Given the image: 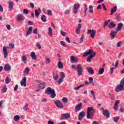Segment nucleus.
<instances>
[{"label": "nucleus", "mask_w": 124, "mask_h": 124, "mask_svg": "<svg viewBox=\"0 0 124 124\" xmlns=\"http://www.w3.org/2000/svg\"><path fill=\"white\" fill-rule=\"evenodd\" d=\"M17 20L18 22H22V21L25 20V16L23 15L18 14L17 15Z\"/></svg>", "instance_id": "9b49d317"}, {"label": "nucleus", "mask_w": 124, "mask_h": 124, "mask_svg": "<svg viewBox=\"0 0 124 124\" xmlns=\"http://www.w3.org/2000/svg\"><path fill=\"white\" fill-rule=\"evenodd\" d=\"M80 42L82 43L83 42V41H84V34H82L81 35V37L80 39Z\"/></svg>", "instance_id": "864d4df0"}, {"label": "nucleus", "mask_w": 124, "mask_h": 124, "mask_svg": "<svg viewBox=\"0 0 124 124\" xmlns=\"http://www.w3.org/2000/svg\"><path fill=\"white\" fill-rule=\"evenodd\" d=\"M18 120H20V116L19 115H16L14 118V120L15 122H17V121H18Z\"/></svg>", "instance_id": "ea45409f"}, {"label": "nucleus", "mask_w": 124, "mask_h": 124, "mask_svg": "<svg viewBox=\"0 0 124 124\" xmlns=\"http://www.w3.org/2000/svg\"><path fill=\"white\" fill-rule=\"evenodd\" d=\"M40 88L41 89H45V82H42L40 84Z\"/></svg>", "instance_id": "e433bc0d"}, {"label": "nucleus", "mask_w": 124, "mask_h": 124, "mask_svg": "<svg viewBox=\"0 0 124 124\" xmlns=\"http://www.w3.org/2000/svg\"><path fill=\"white\" fill-rule=\"evenodd\" d=\"M52 30L51 27L48 28V34L50 35V36H52V34H53V33L52 32Z\"/></svg>", "instance_id": "a19ab883"}, {"label": "nucleus", "mask_w": 124, "mask_h": 124, "mask_svg": "<svg viewBox=\"0 0 124 124\" xmlns=\"http://www.w3.org/2000/svg\"><path fill=\"white\" fill-rule=\"evenodd\" d=\"M54 104L57 106L58 108H60V109H62L63 108V105L61 101L57 100L54 102Z\"/></svg>", "instance_id": "0eeeda50"}, {"label": "nucleus", "mask_w": 124, "mask_h": 124, "mask_svg": "<svg viewBox=\"0 0 124 124\" xmlns=\"http://www.w3.org/2000/svg\"><path fill=\"white\" fill-rule=\"evenodd\" d=\"M116 27V24L113 23V22H110L108 24V28L109 29H113V28H115Z\"/></svg>", "instance_id": "7c9ffc66"}, {"label": "nucleus", "mask_w": 124, "mask_h": 124, "mask_svg": "<svg viewBox=\"0 0 124 124\" xmlns=\"http://www.w3.org/2000/svg\"><path fill=\"white\" fill-rule=\"evenodd\" d=\"M87 70L88 71L89 74H91V75H93V74H94V71H93V70L92 68L87 67Z\"/></svg>", "instance_id": "5701e85b"}, {"label": "nucleus", "mask_w": 124, "mask_h": 124, "mask_svg": "<svg viewBox=\"0 0 124 124\" xmlns=\"http://www.w3.org/2000/svg\"><path fill=\"white\" fill-rule=\"evenodd\" d=\"M62 101L63 102L64 104H66V103H67V101H68V100H67V98H66L65 97H64L62 99Z\"/></svg>", "instance_id": "58836bf2"}, {"label": "nucleus", "mask_w": 124, "mask_h": 124, "mask_svg": "<svg viewBox=\"0 0 124 124\" xmlns=\"http://www.w3.org/2000/svg\"><path fill=\"white\" fill-rule=\"evenodd\" d=\"M82 105H83V104L82 103L78 104L75 108V112H78V111H80L81 108H82Z\"/></svg>", "instance_id": "9d476101"}, {"label": "nucleus", "mask_w": 124, "mask_h": 124, "mask_svg": "<svg viewBox=\"0 0 124 124\" xmlns=\"http://www.w3.org/2000/svg\"><path fill=\"white\" fill-rule=\"evenodd\" d=\"M123 23L120 22L118 24L117 28H116V31H122V29H123Z\"/></svg>", "instance_id": "2eb2a0df"}, {"label": "nucleus", "mask_w": 124, "mask_h": 124, "mask_svg": "<svg viewBox=\"0 0 124 124\" xmlns=\"http://www.w3.org/2000/svg\"><path fill=\"white\" fill-rule=\"evenodd\" d=\"M47 124H54V122L52 121H48L47 122Z\"/></svg>", "instance_id": "774afa93"}, {"label": "nucleus", "mask_w": 124, "mask_h": 124, "mask_svg": "<svg viewBox=\"0 0 124 124\" xmlns=\"http://www.w3.org/2000/svg\"><path fill=\"white\" fill-rule=\"evenodd\" d=\"M6 28L7 29V30H8V31H10V30L11 29V26H10V25L8 24L6 26Z\"/></svg>", "instance_id": "bf43d9fd"}, {"label": "nucleus", "mask_w": 124, "mask_h": 124, "mask_svg": "<svg viewBox=\"0 0 124 124\" xmlns=\"http://www.w3.org/2000/svg\"><path fill=\"white\" fill-rule=\"evenodd\" d=\"M29 73H30V68L27 67L23 71V74L24 75H29Z\"/></svg>", "instance_id": "4be33fe9"}, {"label": "nucleus", "mask_w": 124, "mask_h": 124, "mask_svg": "<svg viewBox=\"0 0 124 124\" xmlns=\"http://www.w3.org/2000/svg\"><path fill=\"white\" fill-rule=\"evenodd\" d=\"M89 83L92 84V83L93 82V77H90L89 78Z\"/></svg>", "instance_id": "603ef678"}, {"label": "nucleus", "mask_w": 124, "mask_h": 124, "mask_svg": "<svg viewBox=\"0 0 124 124\" xmlns=\"http://www.w3.org/2000/svg\"><path fill=\"white\" fill-rule=\"evenodd\" d=\"M89 55H90L87 58V62H92V59L93 58H94V57H95V55H96V54L95 52H93V50L90 49L88 52H86L83 54V57H87L89 56Z\"/></svg>", "instance_id": "f257e3e1"}, {"label": "nucleus", "mask_w": 124, "mask_h": 124, "mask_svg": "<svg viewBox=\"0 0 124 124\" xmlns=\"http://www.w3.org/2000/svg\"><path fill=\"white\" fill-rule=\"evenodd\" d=\"M41 21H42V22H43L44 23H46V16H45V15H43V16H42L41 17Z\"/></svg>", "instance_id": "473e14b6"}, {"label": "nucleus", "mask_w": 124, "mask_h": 124, "mask_svg": "<svg viewBox=\"0 0 124 124\" xmlns=\"http://www.w3.org/2000/svg\"><path fill=\"white\" fill-rule=\"evenodd\" d=\"M61 78H62V79H64L65 78V75L64 74V73L63 72H61L60 74Z\"/></svg>", "instance_id": "79ce46f5"}, {"label": "nucleus", "mask_w": 124, "mask_h": 124, "mask_svg": "<svg viewBox=\"0 0 124 124\" xmlns=\"http://www.w3.org/2000/svg\"><path fill=\"white\" fill-rule=\"evenodd\" d=\"M103 115L105 116L108 118H110V113H109V111L108 110V109H105V110L103 111Z\"/></svg>", "instance_id": "dca6fc26"}, {"label": "nucleus", "mask_w": 124, "mask_h": 124, "mask_svg": "<svg viewBox=\"0 0 124 124\" xmlns=\"http://www.w3.org/2000/svg\"><path fill=\"white\" fill-rule=\"evenodd\" d=\"M30 56L31 59H32V60H34V61H36V59H37V57L36 56V55H35V52L33 51L31 52L30 54Z\"/></svg>", "instance_id": "aec40b11"}, {"label": "nucleus", "mask_w": 124, "mask_h": 124, "mask_svg": "<svg viewBox=\"0 0 124 124\" xmlns=\"http://www.w3.org/2000/svg\"><path fill=\"white\" fill-rule=\"evenodd\" d=\"M118 65H119V61H117L115 62V65H114V67L110 68V74H113V71L115 68L118 67Z\"/></svg>", "instance_id": "f3484780"}, {"label": "nucleus", "mask_w": 124, "mask_h": 124, "mask_svg": "<svg viewBox=\"0 0 124 124\" xmlns=\"http://www.w3.org/2000/svg\"><path fill=\"white\" fill-rule=\"evenodd\" d=\"M47 12V15L48 16L52 15V11H51L50 10H48Z\"/></svg>", "instance_id": "5fc2aeb1"}, {"label": "nucleus", "mask_w": 124, "mask_h": 124, "mask_svg": "<svg viewBox=\"0 0 124 124\" xmlns=\"http://www.w3.org/2000/svg\"><path fill=\"white\" fill-rule=\"evenodd\" d=\"M61 34L62 35V36H65L66 33L65 32H62V31H61Z\"/></svg>", "instance_id": "0e129e2a"}, {"label": "nucleus", "mask_w": 124, "mask_h": 124, "mask_svg": "<svg viewBox=\"0 0 124 124\" xmlns=\"http://www.w3.org/2000/svg\"><path fill=\"white\" fill-rule=\"evenodd\" d=\"M11 81V79L9 78L8 77H7L5 79V83L6 84H9Z\"/></svg>", "instance_id": "4c0bfd02"}, {"label": "nucleus", "mask_w": 124, "mask_h": 124, "mask_svg": "<svg viewBox=\"0 0 124 124\" xmlns=\"http://www.w3.org/2000/svg\"><path fill=\"white\" fill-rule=\"evenodd\" d=\"M77 70H78V76H81L83 74V67L81 65L77 66Z\"/></svg>", "instance_id": "423d86ee"}, {"label": "nucleus", "mask_w": 124, "mask_h": 124, "mask_svg": "<svg viewBox=\"0 0 124 124\" xmlns=\"http://www.w3.org/2000/svg\"><path fill=\"white\" fill-rule=\"evenodd\" d=\"M109 23H110V20H108V21L105 22V27H106V26H108V24H109Z\"/></svg>", "instance_id": "e2e57ef3"}, {"label": "nucleus", "mask_w": 124, "mask_h": 124, "mask_svg": "<svg viewBox=\"0 0 124 124\" xmlns=\"http://www.w3.org/2000/svg\"><path fill=\"white\" fill-rule=\"evenodd\" d=\"M21 60L22 61V62H24V63H27V56L24 55V56H22V57H21Z\"/></svg>", "instance_id": "cd10ccee"}, {"label": "nucleus", "mask_w": 124, "mask_h": 124, "mask_svg": "<svg viewBox=\"0 0 124 124\" xmlns=\"http://www.w3.org/2000/svg\"><path fill=\"white\" fill-rule=\"evenodd\" d=\"M84 17H86L87 16V12L88 11V5L86 3L84 4Z\"/></svg>", "instance_id": "b1692460"}, {"label": "nucleus", "mask_w": 124, "mask_h": 124, "mask_svg": "<svg viewBox=\"0 0 124 124\" xmlns=\"http://www.w3.org/2000/svg\"><path fill=\"white\" fill-rule=\"evenodd\" d=\"M45 93L46 94H50V98H55L56 97V92L55 90L52 89L51 87H48L46 92Z\"/></svg>", "instance_id": "7ed1b4c3"}, {"label": "nucleus", "mask_w": 124, "mask_h": 124, "mask_svg": "<svg viewBox=\"0 0 124 124\" xmlns=\"http://www.w3.org/2000/svg\"><path fill=\"white\" fill-rule=\"evenodd\" d=\"M23 14H25V15L29 14V10H28L27 9L23 10Z\"/></svg>", "instance_id": "de8ad7c7"}, {"label": "nucleus", "mask_w": 124, "mask_h": 124, "mask_svg": "<svg viewBox=\"0 0 124 124\" xmlns=\"http://www.w3.org/2000/svg\"><path fill=\"white\" fill-rule=\"evenodd\" d=\"M124 78L121 79L120 81V84L117 85L116 89L115 92L116 93H119V92H122V91H124Z\"/></svg>", "instance_id": "20e7f679"}, {"label": "nucleus", "mask_w": 124, "mask_h": 124, "mask_svg": "<svg viewBox=\"0 0 124 124\" xmlns=\"http://www.w3.org/2000/svg\"><path fill=\"white\" fill-rule=\"evenodd\" d=\"M31 32H32V26H31L29 28L26 34V36H29V35L31 34Z\"/></svg>", "instance_id": "412c9836"}, {"label": "nucleus", "mask_w": 124, "mask_h": 124, "mask_svg": "<svg viewBox=\"0 0 124 124\" xmlns=\"http://www.w3.org/2000/svg\"><path fill=\"white\" fill-rule=\"evenodd\" d=\"M39 15H40V13L38 12V10H35V16L36 18H38L39 17Z\"/></svg>", "instance_id": "c9c22d12"}, {"label": "nucleus", "mask_w": 124, "mask_h": 124, "mask_svg": "<svg viewBox=\"0 0 124 124\" xmlns=\"http://www.w3.org/2000/svg\"><path fill=\"white\" fill-rule=\"evenodd\" d=\"M9 4V8L10 9V11L13 9V6L14 5V3L13 1H10L8 3Z\"/></svg>", "instance_id": "393cba45"}, {"label": "nucleus", "mask_w": 124, "mask_h": 124, "mask_svg": "<svg viewBox=\"0 0 124 124\" xmlns=\"http://www.w3.org/2000/svg\"><path fill=\"white\" fill-rule=\"evenodd\" d=\"M103 72H104V68H100L99 69V72L98 73V75H101V74H103Z\"/></svg>", "instance_id": "c756f323"}, {"label": "nucleus", "mask_w": 124, "mask_h": 124, "mask_svg": "<svg viewBox=\"0 0 124 124\" xmlns=\"http://www.w3.org/2000/svg\"><path fill=\"white\" fill-rule=\"evenodd\" d=\"M80 7V4L76 3L74 5V9L73 10V12L74 14H76L78 12V10Z\"/></svg>", "instance_id": "6e6552de"}, {"label": "nucleus", "mask_w": 124, "mask_h": 124, "mask_svg": "<svg viewBox=\"0 0 124 124\" xmlns=\"http://www.w3.org/2000/svg\"><path fill=\"white\" fill-rule=\"evenodd\" d=\"M69 13H70V10H67L64 12V14L66 15L69 14Z\"/></svg>", "instance_id": "680f3d73"}, {"label": "nucleus", "mask_w": 124, "mask_h": 124, "mask_svg": "<svg viewBox=\"0 0 124 124\" xmlns=\"http://www.w3.org/2000/svg\"><path fill=\"white\" fill-rule=\"evenodd\" d=\"M7 49H8V47H6V46L3 47V53H4V59H6V58H7V56H8V52H7Z\"/></svg>", "instance_id": "1a4fd4ad"}, {"label": "nucleus", "mask_w": 124, "mask_h": 124, "mask_svg": "<svg viewBox=\"0 0 124 124\" xmlns=\"http://www.w3.org/2000/svg\"><path fill=\"white\" fill-rule=\"evenodd\" d=\"M28 106H29V104H26L25 105L24 107L23 108L24 111H28V109H29Z\"/></svg>", "instance_id": "c03bdc74"}, {"label": "nucleus", "mask_w": 124, "mask_h": 124, "mask_svg": "<svg viewBox=\"0 0 124 124\" xmlns=\"http://www.w3.org/2000/svg\"><path fill=\"white\" fill-rule=\"evenodd\" d=\"M86 116L87 119L90 120H92L93 118V116H94V109H93V108L89 107L87 108Z\"/></svg>", "instance_id": "f03ea898"}, {"label": "nucleus", "mask_w": 124, "mask_h": 124, "mask_svg": "<svg viewBox=\"0 0 124 124\" xmlns=\"http://www.w3.org/2000/svg\"><path fill=\"white\" fill-rule=\"evenodd\" d=\"M96 33V31L95 30L89 29L87 31V34H90V36L92 38H94V36H95Z\"/></svg>", "instance_id": "39448f33"}, {"label": "nucleus", "mask_w": 124, "mask_h": 124, "mask_svg": "<svg viewBox=\"0 0 124 124\" xmlns=\"http://www.w3.org/2000/svg\"><path fill=\"white\" fill-rule=\"evenodd\" d=\"M20 84L21 86L27 87V78L26 77L23 78V79L20 82Z\"/></svg>", "instance_id": "4468645a"}, {"label": "nucleus", "mask_w": 124, "mask_h": 124, "mask_svg": "<svg viewBox=\"0 0 124 124\" xmlns=\"http://www.w3.org/2000/svg\"><path fill=\"white\" fill-rule=\"evenodd\" d=\"M33 33H34V34H37V28L35 29L33 31Z\"/></svg>", "instance_id": "69168bd1"}, {"label": "nucleus", "mask_w": 124, "mask_h": 124, "mask_svg": "<svg viewBox=\"0 0 124 124\" xmlns=\"http://www.w3.org/2000/svg\"><path fill=\"white\" fill-rule=\"evenodd\" d=\"M46 64H49V63H50V62H51V60H50V59L46 57Z\"/></svg>", "instance_id": "49530a36"}, {"label": "nucleus", "mask_w": 124, "mask_h": 124, "mask_svg": "<svg viewBox=\"0 0 124 124\" xmlns=\"http://www.w3.org/2000/svg\"><path fill=\"white\" fill-rule=\"evenodd\" d=\"M36 46H37V47L39 49V50H40V49H41V46H40V44H39L38 43H36Z\"/></svg>", "instance_id": "8fccbe9b"}, {"label": "nucleus", "mask_w": 124, "mask_h": 124, "mask_svg": "<svg viewBox=\"0 0 124 124\" xmlns=\"http://www.w3.org/2000/svg\"><path fill=\"white\" fill-rule=\"evenodd\" d=\"M89 8L90 13H93V5H91Z\"/></svg>", "instance_id": "f704fd0d"}, {"label": "nucleus", "mask_w": 124, "mask_h": 124, "mask_svg": "<svg viewBox=\"0 0 124 124\" xmlns=\"http://www.w3.org/2000/svg\"><path fill=\"white\" fill-rule=\"evenodd\" d=\"M61 120H64L65 119H68L70 115L68 113L62 114Z\"/></svg>", "instance_id": "a211bd4d"}, {"label": "nucleus", "mask_w": 124, "mask_h": 124, "mask_svg": "<svg viewBox=\"0 0 124 124\" xmlns=\"http://www.w3.org/2000/svg\"><path fill=\"white\" fill-rule=\"evenodd\" d=\"M82 28V25L81 24H78V26L76 30V33L78 34L81 32V28Z\"/></svg>", "instance_id": "ddd939ff"}, {"label": "nucleus", "mask_w": 124, "mask_h": 124, "mask_svg": "<svg viewBox=\"0 0 124 124\" xmlns=\"http://www.w3.org/2000/svg\"><path fill=\"white\" fill-rule=\"evenodd\" d=\"M18 84H16V85L15 86V88H14V91H15V92H16V91H17V90H18Z\"/></svg>", "instance_id": "052dcab7"}, {"label": "nucleus", "mask_w": 124, "mask_h": 124, "mask_svg": "<svg viewBox=\"0 0 124 124\" xmlns=\"http://www.w3.org/2000/svg\"><path fill=\"white\" fill-rule=\"evenodd\" d=\"M117 31H111L110 32V37L112 38V39H114L115 37H116V35H117Z\"/></svg>", "instance_id": "6ab92c4d"}, {"label": "nucleus", "mask_w": 124, "mask_h": 124, "mask_svg": "<svg viewBox=\"0 0 124 124\" xmlns=\"http://www.w3.org/2000/svg\"><path fill=\"white\" fill-rule=\"evenodd\" d=\"M117 47H121L122 46V42H119L116 44Z\"/></svg>", "instance_id": "6e6d98bb"}, {"label": "nucleus", "mask_w": 124, "mask_h": 124, "mask_svg": "<svg viewBox=\"0 0 124 124\" xmlns=\"http://www.w3.org/2000/svg\"><path fill=\"white\" fill-rule=\"evenodd\" d=\"M85 116H86V113L85 112L83 111L79 112L78 114V121H81Z\"/></svg>", "instance_id": "f8f14e48"}, {"label": "nucleus", "mask_w": 124, "mask_h": 124, "mask_svg": "<svg viewBox=\"0 0 124 124\" xmlns=\"http://www.w3.org/2000/svg\"><path fill=\"white\" fill-rule=\"evenodd\" d=\"M65 40L67 41V42H68V43H70V40H69V37H66Z\"/></svg>", "instance_id": "338daca9"}, {"label": "nucleus", "mask_w": 124, "mask_h": 124, "mask_svg": "<svg viewBox=\"0 0 124 124\" xmlns=\"http://www.w3.org/2000/svg\"><path fill=\"white\" fill-rule=\"evenodd\" d=\"M7 91V88L6 87V85H4L3 86V89L1 90V92L3 93H6Z\"/></svg>", "instance_id": "72a5a7b5"}, {"label": "nucleus", "mask_w": 124, "mask_h": 124, "mask_svg": "<svg viewBox=\"0 0 124 124\" xmlns=\"http://www.w3.org/2000/svg\"><path fill=\"white\" fill-rule=\"evenodd\" d=\"M63 79L64 78H61L58 81L59 84H62V82L63 81Z\"/></svg>", "instance_id": "13d9d810"}, {"label": "nucleus", "mask_w": 124, "mask_h": 124, "mask_svg": "<svg viewBox=\"0 0 124 124\" xmlns=\"http://www.w3.org/2000/svg\"><path fill=\"white\" fill-rule=\"evenodd\" d=\"M58 67L60 69L63 68V64L62 62L59 61L58 62Z\"/></svg>", "instance_id": "c85d7f7f"}, {"label": "nucleus", "mask_w": 124, "mask_h": 124, "mask_svg": "<svg viewBox=\"0 0 124 124\" xmlns=\"http://www.w3.org/2000/svg\"><path fill=\"white\" fill-rule=\"evenodd\" d=\"M116 11H117V6H115L114 7L111 9L110 11V15H113V14H114Z\"/></svg>", "instance_id": "bb28decb"}, {"label": "nucleus", "mask_w": 124, "mask_h": 124, "mask_svg": "<svg viewBox=\"0 0 124 124\" xmlns=\"http://www.w3.org/2000/svg\"><path fill=\"white\" fill-rule=\"evenodd\" d=\"M4 68L5 70L8 71L9 70H10V69H11V66H10V65L8 64H6L4 66Z\"/></svg>", "instance_id": "a878e982"}, {"label": "nucleus", "mask_w": 124, "mask_h": 124, "mask_svg": "<svg viewBox=\"0 0 124 124\" xmlns=\"http://www.w3.org/2000/svg\"><path fill=\"white\" fill-rule=\"evenodd\" d=\"M120 120V117H116L113 118V121L115 123H118V121Z\"/></svg>", "instance_id": "a18cd8bd"}, {"label": "nucleus", "mask_w": 124, "mask_h": 124, "mask_svg": "<svg viewBox=\"0 0 124 124\" xmlns=\"http://www.w3.org/2000/svg\"><path fill=\"white\" fill-rule=\"evenodd\" d=\"M60 44H61V45H62V46H63V47H65V42H64V41H61L60 42Z\"/></svg>", "instance_id": "09e8293b"}, {"label": "nucleus", "mask_w": 124, "mask_h": 124, "mask_svg": "<svg viewBox=\"0 0 124 124\" xmlns=\"http://www.w3.org/2000/svg\"><path fill=\"white\" fill-rule=\"evenodd\" d=\"M72 69H75V71H77V67L75 64H72L71 65Z\"/></svg>", "instance_id": "3c124183"}, {"label": "nucleus", "mask_w": 124, "mask_h": 124, "mask_svg": "<svg viewBox=\"0 0 124 124\" xmlns=\"http://www.w3.org/2000/svg\"><path fill=\"white\" fill-rule=\"evenodd\" d=\"M70 60H71V62H78L77 59H76V58L74 57V56H71L70 57Z\"/></svg>", "instance_id": "2f4dec72"}, {"label": "nucleus", "mask_w": 124, "mask_h": 124, "mask_svg": "<svg viewBox=\"0 0 124 124\" xmlns=\"http://www.w3.org/2000/svg\"><path fill=\"white\" fill-rule=\"evenodd\" d=\"M84 84L80 85L79 86L76 87L74 89L75 90V91H78L79 89H81V88H82V87H84Z\"/></svg>", "instance_id": "37998d69"}, {"label": "nucleus", "mask_w": 124, "mask_h": 124, "mask_svg": "<svg viewBox=\"0 0 124 124\" xmlns=\"http://www.w3.org/2000/svg\"><path fill=\"white\" fill-rule=\"evenodd\" d=\"M91 94H92L94 99H95V96L94 95V91L92 90L91 91Z\"/></svg>", "instance_id": "4d7b16f0"}]
</instances>
